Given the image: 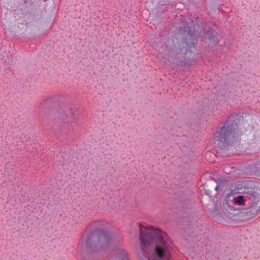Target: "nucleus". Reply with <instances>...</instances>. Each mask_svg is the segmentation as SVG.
<instances>
[{"instance_id":"obj_1","label":"nucleus","mask_w":260,"mask_h":260,"mask_svg":"<svg viewBox=\"0 0 260 260\" xmlns=\"http://www.w3.org/2000/svg\"><path fill=\"white\" fill-rule=\"evenodd\" d=\"M111 224L106 221H94L89 224L83 234L79 245L82 253L92 254L107 249L115 243L108 235Z\"/></svg>"},{"instance_id":"obj_2","label":"nucleus","mask_w":260,"mask_h":260,"mask_svg":"<svg viewBox=\"0 0 260 260\" xmlns=\"http://www.w3.org/2000/svg\"><path fill=\"white\" fill-rule=\"evenodd\" d=\"M234 117H230L225 122L221 123L214 136V143L219 147H224L235 140H238L240 134L238 131Z\"/></svg>"},{"instance_id":"obj_3","label":"nucleus","mask_w":260,"mask_h":260,"mask_svg":"<svg viewBox=\"0 0 260 260\" xmlns=\"http://www.w3.org/2000/svg\"><path fill=\"white\" fill-rule=\"evenodd\" d=\"M179 31L183 36V39L179 43L178 49L175 48L174 52H178L180 51L187 56L192 52L197 44L196 34L192 30L191 26L181 28Z\"/></svg>"},{"instance_id":"obj_4","label":"nucleus","mask_w":260,"mask_h":260,"mask_svg":"<svg viewBox=\"0 0 260 260\" xmlns=\"http://www.w3.org/2000/svg\"><path fill=\"white\" fill-rule=\"evenodd\" d=\"M232 197V194H228L225 196L224 199V202H223V206L224 208L228 212H235L234 215H238L242 212L241 209L237 208L232 205V203L238 206L244 205L246 202L243 196L239 195L237 197H233L231 199Z\"/></svg>"},{"instance_id":"obj_5","label":"nucleus","mask_w":260,"mask_h":260,"mask_svg":"<svg viewBox=\"0 0 260 260\" xmlns=\"http://www.w3.org/2000/svg\"><path fill=\"white\" fill-rule=\"evenodd\" d=\"M246 210H248L249 211L247 212H251L253 215H257L260 212V200H258L254 202L251 206Z\"/></svg>"},{"instance_id":"obj_6","label":"nucleus","mask_w":260,"mask_h":260,"mask_svg":"<svg viewBox=\"0 0 260 260\" xmlns=\"http://www.w3.org/2000/svg\"><path fill=\"white\" fill-rule=\"evenodd\" d=\"M208 38L210 41H213L216 36V32H209L208 34Z\"/></svg>"},{"instance_id":"obj_7","label":"nucleus","mask_w":260,"mask_h":260,"mask_svg":"<svg viewBox=\"0 0 260 260\" xmlns=\"http://www.w3.org/2000/svg\"><path fill=\"white\" fill-rule=\"evenodd\" d=\"M50 100H51V98L50 97H48V98H46V99H44L43 100V101L42 102V103H41V104H42L43 103H47L48 102H49Z\"/></svg>"},{"instance_id":"obj_8","label":"nucleus","mask_w":260,"mask_h":260,"mask_svg":"<svg viewBox=\"0 0 260 260\" xmlns=\"http://www.w3.org/2000/svg\"><path fill=\"white\" fill-rule=\"evenodd\" d=\"M169 2H175V0H169Z\"/></svg>"},{"instance_id":"obj_9","label":"nucleus","mask_w":260,"mask_h":260,"mask_svg":"<svg viewBox=\"0 0 260 260\" xmlns=\"http://www.w3.org/2000/svg\"><path fill=\"white\" fill-rule=\"evenodd\" d=\"M218 186H216L215 187V190H217V189H218Z\"/></svg>"}]
</instances>
